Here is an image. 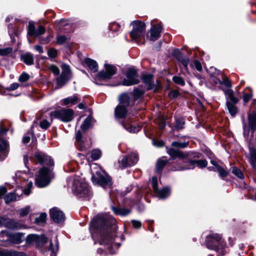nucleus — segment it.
Masks as SVG:
<instances>
[{
    "label": "nucleus",
    "instance_id": "nucleus-39",
    "mask_svg": "<svg viewBox=\"0 0 256 256\" xmlns=\"http://www.w3.org/2000/svg\"><path fill=\"white\" fill-rule=\"evenodd\" d=\"M168 162V160L164 158H162L159 159L156 163V168L158 172L160 171Z\"/></svg>",
    "mask_w": 256,
    "mask_h": 256
},
{
    "label": "nucleus",
    "instance_id": "nucleus-60",
    "mask_svg": "<svg viewBox=\"0 0 256 256\" xmlns=\"http://www.w3.org/2000/svg\"><path fill=\"white\" fill-rule=\"evenodd\" d=\"M132 223L133 226L136 228H140L142 225L141 222L138 220H132Z\"/></svg>",
    "mask_w": 256,
    "mask_h": 256
},
{
    "label": "nucleus",
    "instance_id": "nucleus-30",
    "mask_svg": "<svg viewBox=\"0 0 256 256\" xmlns=\"http://www.w3.org/2000/svg\"><path fill=\"white\" fill-rule=\"evenodd\" d=\"M112 209L115 214L120 216H126L131 212L130 209L126 208H118L112 206Z\"/></svg>",
    "mask_w": 256,
    "mask_h": 256
},
{
    "label": "nucleus",
    "instance_id": "nucleus-56",
    "mask_svg": "<svg viewBox=\"0 0 256 256\" xmlns=\"http://www.w3.org/2000/svg\"><path fill=\"white\" fill-rule=\"evenodd\" d=\"M48 55L51 58H56L58 55L57 50L54 48H50L48 51Z\"/></svg>",
    "mask_w": 256,
    "mask_h": 256
},
{
    "label": "nucleus",
    "instance_id": "nucleus-42",
    "mask_svg": "<svg viewBox=\"0 0 256 256\" xmlns=\"http://www.w3.org/2000/svg\"><path fill=\"white\" fill-rule=\"evenodd\" d=\"M10 234L6 230H2L0 232V240L2 241H8Z\"/></svg>",
    "mask_w": 256,
    "mask_h": 256
},
{
    "label": "nucleus",
    "instance_id": "nucleus-46",
    "mask_svg": "<svg viewBox=\"0 0 256 256\" xmlns=\"http://www.w3.org/2000/svg\"><path fill=\"white\" fill-rule=\"evenodd\" d=\"M30 211V207L29 206L20 208L18 210L20 217H24L26 216L29 213Z\"/></svg>",
    "mask_w": 256,
    "mask_h": 256
},
{
    "label": "nucleus",
    "instance_id": "nucleus-27",
    "mask_svg": "<svg viewBox=\"0 0 256 256\" xmlns=\"http://www.w3.org/2000/svg\"><path fill=\"white\" fill-rule=\"evenodd\" d=\"M248 126L253 134L256 130V114L252 113L248 116Z\"/></svg>",
    "mask_w": 256,
    "mask_h": 256
},
{
    "label": "nucleus",
    "instance_id": "nucleus-14",
    "mask_svg": "<svg viewBox=\"0 0 256 256\" xmlns=\"http://www.w3.org/2000/svg\"><path fill=\"white\" fill-rule=\"evenodd\" d=\"M50 218L56 223H62L65 220V216L60 210L58 208H53L50 210Z\"/></svg>",
    "mask_w": 256,
    "mask_h": 256
},
{
    "label": "nucleus",
    "instance_id": "nucleus-13",
    "mask_svg": "<svg viewBox=\"0 0 256 256\" xmlns=\"http://www.w3.org/2000/svg\"><path fill=\"white\" fill-rule=\"evenodd\" d=\"M104 67L106 71L99 72L98 77L103 80L110 79L116 73V69L115 66L108 64H106Z\"/></svg>",
    "mask_w": 256,
    "mask_h": 256
},
{
    "label": "nucleus",
    "instance_id": "nucleus-35",
    "mask_svg": "<svg viewBox=\"0 0 256 256\" xmlns=\"http://www.w3.org/2000/svg\"><path fill=\"white\" fill-rule=\"evenodd\" d=\"M0 256H26L22 252L0 251Z\"/></svg>",
    "mask_w": 256,
    "mask_h": 256
},
{
    "label": "nucleus",
    "instance_id": "nucleus-48",
    "mask_svg": "<svg viewBox=\"0 0 256 256\" xmlns=\"http://www.w3.org/2000/svg\"><path fill=\"white\" fill-rule=\"evenodd\" d=\"M232 173L240 178H244V174L242 171L236 167H233L232 168Z\"/></svg>",
    "mask_w": 256,
    "mask_h": 256
},
{
    "label": "nucleus",
    "instance_id": "nucleus-41",
    "mask_svg": "<svg viewBox=\"0 0 256 256\" xmlns=\"http://www.w3.org/2000/svg\"><path fill=\"white\" fill-rule=\"evenodd\" d=\"M190 65L192 68H195L199 72L202 70V66L201 64L197 60H194V61L192 62Z\"/></svg>",
    "mask_w": 256,
    "mask_h": 256
},
{
    "label": "nucleus",
    "instance_id": "nucleus-50",
    "mask_svg": "<svg viewBox=\"0 0 256 256\" xmlns=\"http://www.w3.org/2000/svg\"><path fill=\"white\" fill-rule=\"evenodd\" d=\"M133 93L134 100H137L144 94V92L142 90L135 88L134 89Z\"/></svg>",
    "mask_w": 256,
    "mask_h": 256
},
{
    "label": "nucleus",
    "instance_id": "nucleus-16",
    "mask_svg": "<svg viewBox=\"0 0 256 256\" xmlns=\"http://www.w3.org/2000/svg\"><path fill=\"white\" fill-rule=\"evenodd\" d=\"M46 32V29L42 26H39L37 29L35 28L34 23L30 22L28 26V34L30 36H38L43 34Z\"/></svg>",
    "mask_w": 256,
    "mask_h": 256
},
{
    "label": "nucleus",
    "instance_id": "nucleus-24",
    "mask_svg": "<svg viewBox=\"0 0 256 256\" xmlns=\"http://www.w3.org/2000/svg\"><path fill=\"white\" fill-rule=\"evenodd\" d=\"M82 137V136L80 130L76 132V145L80 150L84 151L86 150V148L85 144L83 142Z\"/></svg>",
    "mask_w": 256,
    "mask_h": 256
},
{
    "label": "nucleus",
    "instance_id": "nucleus-32",
    "mask_svg": "<svg viewBox=\"0 0 256 256\" xmlns=\"http://www.w3.org/2000/svg\"><path fill=\"white\" fill-rule=\"evenodd\" d=\"M20 196L16 194V192H10L6 194L4 197V200L6 204H8L12 202L16 201L19 200Z\"/></svg>",
    "mask_w": 256,
    "mask_h": 256
},
{
    "label": "nucleus",
    "instance_id": "nucleus-7",
    "mask_svg": "<svg viewBox=\"0 0 256 256\" xmlns=\"http://www.w3.org/2000/svg\"><path fill=\"white\" fill-rule=\"evenodd\" d=\"M28 174L22 172H17L15 174V176L14 177V180L18 186L23 187L27 184V188L21 190L22 193L24 192L26 195L30 194V188L32 186V182H28Z\"/></svg>",
    "mask_w": 256,
    "mask_h": 256
},
{
    "label": "nucleus",
    "instance_id": "nucleus-9",
    "mask_svg": "<svg viewBox=\"0 0 256 256\" xmlns=\"http://www.w3.org/2000/svg\"><path fill=\"white\" fill-rule=\"evenodd\" d=\"M61 68L62 74L56 78V83L59 88L64 86L72 78L71 70L68 65L62 64Z\"/></svg>",
    "mask_w": 256,
    "mask_h": 256
},
{
    "label": "nucleus",
    "instance_id": "nucleus-51",
    "mask_svg": "<svg viewBox=\"0 0 256 256\" xmlns=\"http://www.w3.org/2000/svg\"><path fill=\"white\" fill-rule=\"evenodd\" d=\"M120 28V24L116 22H112L109 25V28L112 31L117 32Z\"/></svg>",
    "mask_w": 256,
    "mask_h": 256
},
{
    "label": "nucleus",
    "instance_id": "nucleus-34",
    "mask_svg": "<svg viewBox=\"0 0 256 256\" xmlns=\"http://www.w3.org/2000/svg\"><path fill=\"white\" fill-rule=\"evenodd\" d=\"M130 98L126 94H123L119 97L120 104L118 105H122L127 107L130 104Z\"/></svg>",
    "mask_w": 256,
    "mask_h": 256
},
{
    "label": "nucleus",
    "instance_id": "nucleus-64",
    "mask_svg": "<svg viewBox=\"0 0 256 256\" xmlns=\"http://www.w3.org/2000/svg\"><path fill=\"white\" fill-rule=\"evenodd\" d=\"M7 189L6 187L2 186L0 187V198H2L4 194L6 192Z\"/></svg>",
    "mask_w": 256,
    "mask_h": 256
},
{
    "label": "nucleus",
    "instance_id": "nucleus-11",
    "mask_svg": "<svg viewBox=\"0 0 256 256\" xmlns=\"http://www.w3.org/2000/svg\"><path fill=\"white\" fill-rule=\"evenodd\" d=\"M126 78L123 80L124 86H130L138 84L140 82L137 71L134 68H130L126 74Z\"/></svg>",
    "mask_w": 256,
    "mask_h": 256
},
{
    "label": "nucleus",
    "instance_id": "nucleus-28",
    "mask_svg": "<svg viewBox=\"0 0 256 256\" xmlns=\"http://www.w3.org/2000/svg\"><path fill=\"white\" fill-rule=\"evenodd\" d=\"M23 237V234L20 232H17L14 234H10V235L8 241L14 244H20L22 242V238Z\"/></svg>",
    "mask_w": 256,
    "mask_h": 256
},
{
    "label": "nucleus",
    "instance_id": "nucleus-17",
    "mask_svg": "<svg viewBox=\"0 0 256 256\" xmlns=\"http://www.w3.org/2000/svg\"><path fill=\"white\" fill-rule=\"evenodd\" d=\"M162 32V27L160 24H153L150 28L148 35V38L152 41H155L158 40Z\"/></svg>",
    "mask_w": 256,
    "mask_h": 256
},
{
    "label": "nucleus",
    "instance_id": "nucleus-23",
    "mask_svg": "<svg viewBox=\"0 0 256 256\" xmlns=\"http://www.w3.org/2000/svg\"><path fill=\"white\" fill-rule=\"evenodd\" d=\"M128 110L126 107L122 105H118L115 108L114 115L116 118H122L126 116Z\"/></svg>",
    "mask_w": 256,
    "mask_h": 256
},
{
    "label": "nucleus",
    "instance_id": "nucleus-8",
    "mask_svg": "<svg viewBox=\"0 0 256 256\" xmlns=\"http://www.w3.org/2000/svg\"><path fill=\"white\" fill-rule=\"evenodd\" d=\"M74 112L71 109L61 108L51 112L50 116L52 120L58 119L64 122H68L74 118Z\"/></svg>",
    "mask_w": 256,
    "mask_h": 256
},
{
    "label": "nucleus",
    "instance_id": "nucleus-18",
    "mask_svg": "<svg viewBox=\"0 0 256 256\" xmlns=\"http://www.w3.org/2000/svg\"><path fill=\"white\" fill-rule=\"evenodd\" d=\"M26 241L30 243H35L38 246H42L47 242V238L44 235L38 236L35 234H29L26 237Z\"/></svg>",
    "mask_w": 256,
    "mask_h": 256
},
{
    "label": "nucleus",
    "instance_id": "nucleus-55",
    "mask_svg": "<svg viewBox=\"0 0 256 256\" xmlns=\"http://www.w3.org/2000/svg\"><path fill=\"white\" fill-rule=\"evenodd\" d=\"M51 124V122H50L46 120H43L40 122V127L44 130L47 129Z\"/></svg>",
    "mask_w": 256,
    "mask_h": 256
},
{
    "label": "nucleus",
    "instance_id": "nucleus-22",
    "mask_svg": "<svg viewBox=\"0 0 256 256\" xmlns=\"http://www.w3.org/2000/svg\"><path fill=\"white\" fill-rule=\"evenodd\" d=\"M210 163L213 166L208 168V169L210 170H213L218 172L220 176L222 178H224L227 176L228 172L224 168L220 166L216 161L212 160L210 161Z\"/></svg>",
    "mask_w": 256,
    "mask_h": 256
},
{
    "label": "nucleus",
    "instance_id": "nucleus-57",
    "mask_svg": "<svg viewBox=\"0 0 256 256\" xmlns=\"http://www.w3.org/2000/svg\"><path fill=\"white\" fill-rule=\"evenodd\" d=\"M66 38L62 35L58 36L56 38V42L59 44H63L66 42Z\"/></svg>",
    "mask_w": 256,
    "mask_h": 256
},
{
    "label": "nucleus",
    "instance_id": "nucleus-43",
    "mask_svg": "<svg viewBox=\"0 0 256 256\" xmlns=\"http://www.w3.org/2000/svg\"><path fill=\"white\" fill-rule=\"evenodd\" d=\"M101 156H102V153L100 150H98V149L94 150L92 152L91 158L94 160H97L98 158H100Z\"/></svg>",
    "mask_w": 256,
    "mask_h": 256
},
{
    "label": "nucleus",
    "instance_id": "nucleus-31",
    "mask_svg": "<svg viewBox=\"0 0 256 256\" xmlns=\"http://www.w3.org/2000/svg\"><path fill=\"white\" fill-rule=\"evenodd\" d=\"M154 192L160 198H165L170 194V190L168 188H164L162 189L156 190Z\"/></svg>",
    "mask_w": 256,
    "mask_h": 256
},
{
    "label": "nucleus",
    "instance_id": "nucleus-4",
    "mask_svg": "<svg viewBox=\"0 0 256 256\" xmlns=\"http://www.w3.org/2000/svg\"><path fill=\"white\" fill-rule=\"evenodd\" d=\"M132 29L130 32L132 40L138 44H144L146 33L144 23L138 20L134 21L132 22Z\"/></svg>",
    "mask_w": 256,
    "mask_h": 256
},
{
    "label": "nucleus",
    "instance_id": "nucleus-5",
    "mask_svg": "<svg viewBox=\"0 0 256 256\" xmlns=\"http://www.w3.org/2000/svg\"><path fill=\"white\" fill-rule=\"evenodd\" d=\"M94 184H98L104 189H110L112 184L111 178L105 171L98 168L92 176Z\"/></svg>",
    "mask_w": 256,
    "mask_h": 256
},
{
    "label": "nucleus",
    "instance_id": "nucleus-58",
    "mask_svg": "<svg viewBox=\"0 0 256 256\" xmlns=\"http://www.w3.org/2000/svg\"><path fill=\"white\" fill-rule=\"evenodd\" d=\"M8 218V217L0 216V227L4 226L6 228V222Z\"/></svg>",
    "mask_w": 256,
    "mask_h": 256
},
{
    "label": "nucleus",
    "instance_id": "nucleus-52",
    "mask_svg": "<svg viewBox=\"0 0 256 256\" xmlns=\"http://www.w3.org/2000/svg\"><path fill=\"white\" fill-rule=\"evenodd\" d=\"M48 69L55 75L58 76L60 74V69L54 65L51 64L48 66Z\"/></svg>",
    "mask_w": 256,
    "mask_h": 256
},
{
    "label": "nucleus",
    "instance_id": "nucleus-37",
    "mask_svg": "<svg viewBox=\"0 0 256 256\" xmlns=\"http://www.w3.org/2000/svg\"><path fill=\"white\" fill-rule=\"evenodd\" d=\"M92 116H89L86 118L83 124L81 125L80 128L83 131H85L89 128L92 125Z\"/></svg>",
    "mask_w": 256,
    "mask_h": 256
},
{
    "label": "nucleus",
    "instance_id": "nucleus-3",
    "mask_svg": "<svg viewBox=\"0 0 256 256\" xmlns=\"http://www.w3.org/2000/svg\"><path fill=\"white\" fill-rule=\"evenodd\" d=\"M206 246L218 253V256H224L226 252V242L222 240V236L218 234H211L206 236Z\"/></svg>",
    "mask_w": 256,
    "mask_h": 256
},
{
    "label": "nucleus",
    "instance_id": "nucleus-44",
    "mask_svg": "<svg viewBox=\"0 0 256 256\" xmlns=\"http://www.w3.org/2000/svg\"><path fill=\"white\" fill-rule=\"evenodd\" d=\"M188 145V142H174L172 143V146L178 148H184Z\"/></svg>",
    "mask_w": 256,
    "mask_h": 256
},
{
    "label": "nucleus",
    "instance_id": "nucleus-49",
    "mask_svg": "<svg viewBox=\"0 0 256 256\" xmlns=\"http://www.w3.org/2000/svg\"><path fill=\"white\" fill-rule=\"evenodd\" d=\"M184 122L182 120L176 118V128L180 130L184 128Z\"/></svg>",
    "mask_w": 256,
    "mask_h": 256
},
{
    "label": "nucleus",
    "instance_id": "nucleus-45",
    "mask_svg": "<svg viewBox=\"0 0 256 256\" xmlns=\"http://www.w3.org/2000/svg\"><path fill=\"white\" fill-rule=\"evenodd\" d=\"M46 218V213H42L40 215L35 219V222L37 224H40L45 222Z\"/></svg>",
    "mask_w": 256,
    "mask_h": 256
},
{
    "label": "nucleus",
    "instance_id": "nucleus-20",
    "mask_svg": "<svg viewBox=\"0 0 256 256\" xmlns=\"http://www.w3.org/2000/svg\"><path fill=\"white\" fill-rule=\"evenodd\" d=\"M6 228L12 230H18L27 228L28 226L22 221L15 220L9 218L6 222Z\"/></svg>",
    "mask_w": 256,
    "mask_h": 256
},
{
    "label": "nucleus",
    "instance_id": "nucleus-25",
    "mask_svg": "<svg viewBox=\"0 0 256 256\" xmlns=\"http://www.w3.org/2000/svg\"><path fill=\"white\" fill-rule=\"evenodd\" d=\"M167 152L171 156L172 159L176 158H184L187 156L186 154H184L182 152L174 148H167Z\"/></svg>",
    "mask_w": 256,
    "mask_h": 256
},
{
    "label": "nucleus",
    "instance_id": "nucleus-2",
    "mask_svg": "<svg viewBox=\"0 0 256 256\" xmlns=\"http://www.w3.org/2000/svg\"><path fill=\"white\" fill-rule=\"evenodd\" d=\"M67 181L68 184L72 185V191L77 196L86 198L91 195L88 184L80 176L70 177L68 178Z\"/></svg>",
    "mask_w": 256,
    "mask_h": 256
},
{
    "label": "nucleus",
    "instance_id": "nucleus-26",
    "mask_svg": "<svg viewBox=\"0 0 256 256\" xmlns=\"http://www.w3.org/2000/svg\"><path fill=\"white\" fill-rule=\"evenodd\" d=\"M122 125L124 128L130 132H137L141 129V127L140 126H134L128 120L123 123Z\"/></svg>",
    "mask_w": 256,
    "mask_h": 256
},
{
    "label": "nucleus",
    "instance_id": "nucleus-59",
    "mask_svg": "<svg viewBox=\"0 0 256 256\" xmlns=\"http://www.w3.org/2000/svg\"><path fill=\"white\" fill-rule=\"evenodd\" d=\"M152 186L154 192L158 190V180L156 177H152Z\"/></svg>",
    "mask_w": 256,
    "mask_h": 256
},
{
    "label": "nucleus",
    "instance_id": "nucleus-47",
    "mask_svg": "<svg viewBox=\"0 0 256 256\" xmlns=\"http://www.w3.org/2000/svg\"><path fill=\"white\" fill-rule=\"evenodd\" d=\"M12 51V49L10 47L6 48H0V56H5L10 54Z\"/></svg>",
    "mask_w": 256,
    "mask_h": 256
},
{
    "label": "nucleus",
    "instance_id": "nucleus-62",
    "mask_svg": "<svg viewBox=\"0 0 256 256\" xmlns=\"http://www.w3.org/2000/svg\"><path fill=\"white\" fill-rule=\"evenodd\" d=\"M49 249L53 253H54L58 250V246L57 244H56L55 246H54L53 244L51 242L50 243Z\"/></svg>",
    "mask_w": 256,
    "mask_h": 256
},
{
    "label": "nucleus",
    "instance_id": "nucleus-61",
    "mask_svg": "<svg viewBox=\"0 0 256 256\" xmlns=\"http://www.w3.org/2000/svg\"><path fill=\"white\" fill-rule=\"evenodd\" d=\"M181 62L182 64V66L184 67V68L188 70V66L189 62V59L188 58H183L181 60Z\"/></svg>",
    "mask_w": 256,
    "mask_h": 256
},
{
    "label": "nucleus",
    "instance_id": "nucleus-36",
    "mask_svg": "<svg viewBox=\"0 0 256 256\" xmlns=\"http://www.w3.org/2000/svg\"><path fill=\"white\" fill-rule=\"evenodd\" d=\"M22 59L25 64L28 65L32 64L34 62L33 56L30 53L22 55Z\"/></svg>",
    "mask_w": 256,
    "mask_h": 256
},
{
    "label": "nucleus",
    "instance_id": "nucleus-38",
    "mask_svg": "<svg viewBox=\"0 0 256 256\" xmlns=\"http://www.w3.org/2000/svg\"><path fill=\"white\" fill-rule=\"evenodd\" d=\"M78 99V98L76 96H70L64 99L63 103L64 105L74 104L76 102Z\"/></svg>",
    "mask_w": 256,
    "mask_h": 256
},
{
    "label": "nucleus",
    "instance_id": "nucleus-40",
    "mask_svg": "<svg viewBox=\"0 0 256 256\" xmlns=\"http://www.w3.org/2000/svg\"><path fill=\"white\" fill-rule=\"evenodd\" d=\"M226 105L229 112L232 116H234L237 112V108L236 106L230 102H228Z\"/></svg>",
    "mask_w": 256,
    "mask_h": 256
},
{
    "label": "nucleus",
    "instance_id": "nucleus-21",
    "mask_svg": "<svg viewBox=\"0 0 256 256\" xmlns=\"http://www.w3.org/2000/svg\"><path fill=\"white\" fill-rule=\"evenodd\" d=\"M9 150L8 142L0 138V159L4 160L7 156Z\"/></svg>",
    "mask_w": 256,
    "mask_h": 256
},
{
    "label": "nucleus",
    "instance_id": "nucleus-6",
    "mask_svg": "<svg viewBox=\"0 0 256 256\" xmlns=\"http://www.w3.org/2000/svg\"><path fill=\"white\" fill-rule=\"evenodd\" d=\"M53 177L52 172L44 167L39 170L38 174L36 177V185L39 188L45 187L50 184Z\"/></svg>",
    "mask_w": 256,
    "mask_h": 256
},
{
    "label": "nucleus",
    "instance_id": "nucleus-53",
    "mask_svg": "<svg viewBox=\"0 0 256 256\" xmlns=\"http://www.w3.org/2000/svg\"><path fill=\"white\" fill-rule=\"evenodd\" d=\"M172 80L176 84L181 86H184L185 84L184 79L180 76H174L172 78Z\"/></svg>",
    "mask_w": 256,
    "mask_h": 256
},
{
    "label": "nucleus",
    "instance_id": "nucleus-63",
    "mask_svg": "<svg viewBox=\"0 0 256 256\" xmlns=\"http://www.w3.org/2000/svg\"><path fill=\"white\" fill-rule=\"evenodd\" d=\"M52 36H48L46 38H40V42L42 44H48Z\"/></svg>",
    "mask_w": 256,
    "mask_h": 256
},
{
    "label": "nucleus",
    "instance_id": "nucleus-1",
    "mask_svg": "<svg viewBox=\"0 0 256 256\" xmlns=\"http://www.w3.org/2000/svg\"><path fill=\"white\" fill-rule=\"evenodd\" d=\"M116 220L110 216H98L94 218L91 222L90 230L92 236H95V234H100L96 236L99 238L100 244L105 246V250L108 254H114L115 250H112L114 248H118L120 246V243L114 244V233L111 232L110 230L116 229Z\"/></svg>",
    "mask_w": 256,
    "mask_h": 256
},
{
    "label": "nucleus",
    "instance_id": "nucleus-15",
    "mask_svg": "<svg viewBox=\"0 0 256 256\" xmlns=\"http://www.w3.org/2000/svg\"><path fill=\"white\" fill-rule=\"evenodd\" d=\"M142 80L144 83L148 85V90H153L154 92H157L160 88V85L158 81L156 84L153 83V76L152 74L143 75Z\"/></svg>",
    "mask_w": 256,
    "mask_h": 256
},
{
    "label": "nucleus",
    "instance_id": "nucleus-19",
    "mask_svg": "<svg viewBox=\"0 0 256 256\" xmlns=\"http://www.w3.org/2000/svg\"><path fill=\"white\" fill-rule=\"evenodd\" d=\"M36 160L40 163L48 166H54V162L50 156L44 153L36 152L35 154Z\"/></svg>",
    "mask_w": 256,
    "mask_h": 256
},
{
    "label": "nucleus",
    "instance_id": "nucleus-12",
    "mask_svg": "<svg viewBox=\"0 0 256 256\" xmlns=\"http://www.w3.org/2000/svg\"><path fill=\"white\" fill-rule=\"evenodd\" d=\"M138 160V154L136 152H132L126 156H124L121 160H119L118 162L122 168H126L134 165Z\"/></svg>",
    "mask_w": 256,
    "mask_h": 256
},
{
    "label": "nucleus",
    "instance_id": "nucleus-10",
    "mask_svg": "<svg viewBox=\"0 0 256 256\" xmlns=\"http://www.w3.org/2000/svg\"><path fill=\"white\" fill-rule=\"evenodd\" d=\"M184 164H185L182 166H180L178 168H172V170H182L193 169L196 166L200 168H204L208 164L207 161L205 160H189L188 162H185Z\"/></svg>",
    "mask_w": 256,
    "mask_h": 256
},
{
    "label": "nucleus",
    "instance_id": "nucleus-29",
    "mask_svg": "<svg viewBox=\"0 0 256 256\" xmlns=\"http://www.w3.org/2000/svg\"><path fill=\"white\" fill-rule=\"evenodd\" d=\"M249 162L252 167L256 170V150L255 148L250 147Z\"/></svg>",
    "mask_w": 256,
    "mask_h": 256
},
{
    "label": "nucleus",
    "instance_id": "nucleus-33",
    "mask_svg": "<svg viewBox=\"0 0 256 256\" xmlns=\"http://www.w3.org/2000/svg\"><path fill=\"white\" fill-rule=\"evenodd\" d=\"M84 62L87 66L92 72H96L98 70V66L95 60L87 58H86Z\"/></svg>",
    "mask_w": 256,
    "mask_h": 256
},
{
    "label": "nucleus",
    "instance_id": "nucleus-54",
    "mask_svg": "<svg viewBox=\"0 0 256 256\" xmlns=\"http://www.w3.org/2000/svg\"><path fill=\"white\" fill-rule=\"evenodd\" d=\"M29 78H30L29 75L26 72H23L19 76L18 80L20 82H27L29 80Z\"/></svg>",
    "mask_w": 256,
    "mask_h": 256
}]
</instances>
